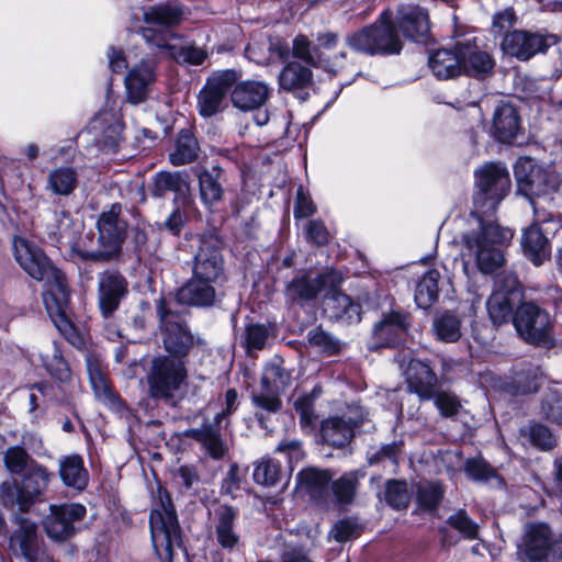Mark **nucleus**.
<instances>
[{
    "label": "nucleus",
    "mask_w": 562,
    "mask_h": 562,
    "mask_svg": "<svg viewBox=\"0 0 562 562\" xmlns=\"http://www.w3.org/2000/svg\"><path fill=\"white\" fill-rule=\"evenodd\" d=\"M555 42L554 35L513 31L504 36L502 48L507 55L519 60H528L539 53H544Z\"/></svg>",
    "instance_id": "nucleus-18"
},
{
    "label": "nucleus",
    "mask_w": 562,
    "mask_h": 562,
    "mask_svg": "<svg viewBox=\"0 0 562 562\" xmlns=\"http://www.w3.org/2000/svg\"><path fill=\"white\" fill-rule=\"evenodd\" d=\"M121 205L113 204L110 210L102 212L98 221L97 250H80V258L91 261H110L116 258L122 250L126 235V223L120 217Z\"/></svg>",
    "instance_id": "nucleus-6"
},
{
    "label": "nucleus",
    "mask_w": 562,
    "mask_h": 562,
    "mask_svg": "<svg viewBox=\"0 0 562 562\" xmlns=\"http://www.w3.org/2000/svg\"><path fill=\"white\" fill-rule=\"evenodd\" d=\"M156 65L153 60L142 59L127 72L124 85L127 100L139 104L147 100L156 82Z\"/></svg>",
    "instance_id": "nucleus-19"
},
{
    "label": "nucleus",
    "mask_w": 562,
    "mask_h": 562,
    "mask_svg": "<svg viewBox=\"0 0 562 562\" xmlns=\"http://www.w3.org/2000/svg\"><path fill=\"white\" fill-rule=\"evenodd\" d=\"M293 54L305 63L323 68L329 74H337L344 66L346 54L344 52L334 56L333 60L325 54H317V49L312 47L311 41L305 35H297L293 40Z\"/></svg>",
    "instance_id": "nucleus-30"
},
{
    "label": "nucleus",
    "mask_w": 562,
    "mask_h": 562,
    "mask_svg": "<svg viewBox=\"0 0 562 562\" xmlns=\"http://www.w3.org/2000/svg\"><path fill=\"white\" fill-rule=\"evenodd\" d=\"M465 471L473 480L485 482L496 480L501 483V479L497 476L494 469L482 459L468 460L465 463Z\"/></svg>",
    "instance_id": "nucleus-62"
},
{
    "label": "nucleus",
    "mask_w": 562,
    "mask_h": 562,
    "mask_svg": "<svg viewBox=\"0 0 562 562\" xmlns=\"http://www.w3.org/2000/svg\"><path fill=\"white\" fill-rule=\"evenodd\" d=\"M239 406L238 393L235 389H228L224 396V408L214 416L213 423H205L200 428L191 430V437L201 442L213 459H221L227 451L220 428L222 422Z\"/></svg>",
    "instance_id": "nucleus-13"
},
{
    "label": "nucleus",
    "mask_w": 562,
    "mask_h": 562,
    "mask_svg": "<svg viewBox=\"0 0 562 562\" xmlns=\"http://www.w3.org/2000/svg\"><path fill=\"white\" fill-rule=\"evenodd\" d=\"M513 323L526 341L543 345L550 341V316L536 304H521L513 317Z\"/></svg>",
    "instance_id": "nucleus-15"
},
{
    "label": "nucleus",
    "mask_w": 562,
    "mask_h": 562,
    "mask_svg": "<svg viewBox=\"0 0 562 562\" xmlns=\"http://www.w3.org/2000/svg\"><path fill=\"white\" fill-rule=\"evenodd\" d=\"M434 404L440 412L442 417H453L456 416L460 408L462 407L460 400L458 396L448 391H438L437 389L434 391Z\"/></svg>",
    "instance_id": "nucleus-59"
},
{
    "label": "nucleus",
    "mask_w": 562,
    "mask_h": 562,
    "mask_svg": "<svg viewBox=\"0 0 562 562\" xmlns=\"http://www.w3.org/2000/svg\"><path fill=\"white\" fill-rule=\"evenodd\" d=\"M362 423L351 417H329L322 423V438L333 447H344L352 439L355 428Z\"/></svg>",
    "instance_id": "nucleus-34"
},
{
    "label": "nucleus",
    "mask_w": 562,
    "mask_h": 562,
    "mask_svg": "<svg viewBox=\"0 0 562 562\" xmlns=\"http://www.w3.org/2000/svg\"><path fill=\"white\" fill-rule=\"evenodd\" d=\"M43 302L57 329L72 344L76 333L74 325L66 316V310L69 302V291L67 283L57 284L55 288H48L43 293Z\"/></svg>",
    "instance_id": "nucleus-22"
},
{
    "label": "nucleus",
    "mask_w": 562,
    "mask_h": 562,
    "mask_svg": "<svg viewBox=\"0 0 562 562\" xmlns=\"http://www.w3.org/2000/svg\"><path fill=\"white\" fill-rule=\"evenodd\" d=\"M270 95L269 87L261 81H244L235 86L231 99L235 108L241 111L259 109Z\"/></svg>",
    "instance_id": "nucleus-32"
},
{
    "label": "nucleus",
    "mask_w": 562,
    "mask_h": 562,
    "mask_svg": "<svg viewBox=\"0 0 562 562\" xmlns=\"http://www.w3.org/2000/svg\"><path fill=\"white\" fill-rule=\"evenodd\" d=\"M281 476L280 464L271 459L260 461L254 471V480L261 485L272 486Z\"/></svg>",
    "instance_id": "nucleus-58"
},
{
    "label": "nucleus",
    "mask_w": 562,
    "mask_h": 562,
    "mask_svg": "<svg viewBox=\"0 0 562 562\" xmlns=\"http://www.w3.org/2000/svg\"><path fill=\"white\" fill-rule=\"evenodd\" d=\"M10 549L14 554H21L26 562H35L47 553L38 540L36 525L27 519H21L10 537Z\"/></svg>",
    "instance_id": "nucleus-27"
},
{
    "label": "nucleus",
    "mask_w": 562,
    "mask_h": 562,
    "mask_svg": "<svg viewBox=\"0 0 562 562\" xmlns=\"http://www.w3.org/2000/svg\"><path fill=\"white\" fill-rule=\"evenodd\" d=\"M325 282H328L324 293L325 310L330 312L331 317L345 318L349 322H360V305L339 291V286L344 281L341 272L328 269L325 271Z\"/></svg>",
    "instance_id": "nucleus-17"
},
{
    "label": "nucleus",
    "mask_w": 562,
    "mask_h": 562,
    "mask_svg": "<svg viewBox=\"0 0 562 562\" xmlns=\"http://www.w3.org/2000/svg\"><path fill=\"white\" fill-rule=\"evenodd\" d=\"M13 252L16 262L33 279L45 283L46 289L66 282L64 273L52 265L44 252L22 237H14Z\"/></svg>",
    "instance_id": "nucleus-7"
},
{
    "label": "nucleus",
    "mask_w": 562,
    "mask_h": 562,
    "mask_svg": "<svg viewBox=\"0 0 562 562\" xmlns=\"http://www.w3.org/2000/svg\"><path fill=\"white\" fill-rule=\"evenodd\" d=\"M99 307L104 317L111 316L117 308L122 299L127 294L125 278L115 271H105L99 276Z\"/></svg>",
    "instance_id": "nucleus-26"
},
{
    "label": "nucleus",
    "mask_w": 562,
    "mask_h": 562,
    "mask_svg": "<svg viewBox=\"0 0 562 562\" xmlns=\"http://www.w3.org/2000/svg\"><path fill=\"white\" fill-rule=\"evenodd\" d=\"M519 431L522 437L528 438L533 446L542 450H550L555 446V438L553 434L544 425L530 423L529 425L520 428Z\"/></svg>",
    "instance_id": "nucleus-54"
},
{
    "label": "nucleus",
    "mask_w": 562,
    "mask_h": 562,
    "mask_svg": "<svg viewBox=\"0 0 562 562\" xmlns=\"http://www.w3.org/2000/svg\"><path fill=\"white\" fill-rule=\"evenodd\" d=\"M123 131V124L112 111L99 112L90 122L88 133L97 146L106 153H115Z\"/></svg>",
    "instance_id": "nucleus-21"
},
{
    "label": "nucleus",
    "mask_w": 562,
    "mask_h": 562,
    "mask_svg": "<svg viewBox=\"0 0 562 562\" xmlns=\"http://www.w3.org/2000/svg\"><path fill=\"white\" fill-rule=\"evenodd\" d=\"M237 74L234 70H223L213 74L205 82L198 95L199 112L210 117L225 108L227 91L236 82Z\"/></svg>",
    "instance_id": "nucleus-16"
},
{
    "label": "nucleus",
    "mask_w": 562,
    "mask_h": 562,
    "mask_svg": "<svg viewBox=\"0 0 562 562\" xmlns=\"http://www.w3.org/2000/svg\"><path fill=\"white\" fill-rule=\"evenodd\" d=\"M158 496L159 502L149 516L151 542L160 562H172L181 549V529L170 496L161 490Z\"/></svg>",
    "instance_id": "nucleus-4"
},
{
    "label": "nucleus",
    "mask_w": 562,
    "mask_h": 562,
    "mask_svg": "<svg viewBox=\"0 0 562 562\" xmlns=\"http://www.w3.org/2000/svg\"><path fill=\"white\" fill-rule=\"evenodd\" d=\"M237 509L228 505H220L214 510L215 538L218 546L233 551L239 544V535L236 530Z\"/></svg>",
    "instance_id": "nucleus-31"
},
{
    "label": "nucleus",
    "mask_w": 562,
    "mask_h": 562,
    "mask_svg": "<svg viewBox=\"0 0 562 562\" xmlns=\"http://www.w3.org/2000/svg\"><path fill=\"white\" fill-rule=\"evenodd\" d=\"M200 196L205 205H213L223 196L222 178L223 171L214 166L211 169H203L199 173Z\"/></svg>",
    "instance_id": "nucleus-42"
},
{
    "label": "nucleus",
    "mask_w": 562,
    "mask_h": 562,
    "mask_svg": "<svg viewBox=\"0 0 562 562\" xmlns=\"http://www.w3.org/2000/svg\"><path fill=\"white\" fill-rule=\"evenodd\" d=\"M87 509L78 503L50 505L44 520L46 535L55 541L70 539L77 532V524L86 516Z\"/></svg>",
    "instance_id": "nucleus-14"
},
{
    "label": "nucleus",
    "mask_w": 562,
    "mask_h": 562,
    "mask_svg": "<svg viewBox=\"0 0 562 562\" xmlns=\"http://www.w3.org/2000/svg\"><path fill=\"white\" fill-rule=\"evenodd\" d=\"M520 130V117L509 103H501L493 115L494 135L504 143L513 140Z\"/></svg>",
    "instance_id": "nucleus-38"
},
{
    "label": "nucleus",
    "mask_w": 562,
    "mask_h": 562,
    "mask_svg": "<svg viewBox=\"0 0 562 562\" xmlns=\"http://www.w3.org/2000/svg\"><path fill=\"white\" fill-rule=\"evenodd\" d=\"M458 48L461 75L484 78L492 72L494 60L487 52L479 47L474 37L458 42Z\"/></svg>",
    "instance_id": "nucleus-25"
},
{
    "label": "nucleus",
    "mask_w": 562,
    "mask_h": 562,
    "mask_svg": "<svg viewBox=\"0 0 562 562\" xmlns=\"http://www.w3.org/2000/svg\"><path fill=\"white\" fill-rule=\"evenodd\" d=\"M385 501L394 509H404L411 501V493L407 483L404 481L392 480L386 483Z\"/></svg>",
    "instance_id": "nucleus-56"
},
{
    "label": "nucleus",
    "mask_w": 562,
    "mask_h": 562,
    "mask_svg": "<svg viewBox=\"0 0 562 562\" xmlns=\"http://www.w3.org/2000/svg\"><path fill=\"white\" fill-rule=\"evenodd\" d=\"M439 277L437 270H429L419 280L415 291V302L418 307L426 310L437 301Z\"/></svg>",
    "instance_id": "nucleus-48"
},
{
    "label": "nucleus",
    "mask_w": 562,
    "mask_h": 562,
    "mask_svg": "<svg viewBox=\"0 0 562 562\" xmlns=\"http://www.w3.org/2000/svg\"><path fill=\"white\" fill-rule=\"evenodd\" d=\"M38 392L48 401L70 405L79 390L76 379L66 382L47 383L41 382L34 385Z\"/></svg>",
    "instance_id": "nucleus-45"
},
{
    "label": "nucleus",
    "mask_w": 562,
    "mask_h": 562,
    "mask_svg": "<svg viewBox=\"0 0 562 562\" xmlns=\"http://www.w3.org/2000/svg\"><path fill=\"white\" fill-rule=\"evenodd\" d=\"M199 145L194 135L189 130H182L169 153V161L173 166H182L192 162L198 157Z\"/></svg>",
    "instance_id": "nucleus-44"
},
{
    "label": "nucleus",
    "mask_w": 562,
    "mask_h": 562,
    "mask_svg": "<svg viewBox=\"0 0 562 562\" xmlns=\"http://www.w3.org/2000/svg\"><path fill=\"white\" fill-rule=\"evenodd\" d=\"M87 371L91 387L95 397L105 406L114 412H121L123 404L121 400L113 393L102 361L93 355L86 358Z\"/></svg>",
    "instance_id": "nucleus-29"
},
{
    "label": "nucleus",
    "mask_w": 562,
    "mask_h": 562,
    "mask_svg": "<svg viewBox=\"0 0 562 562\" xmlns=\"http://www.w3.org/2000/svg\"><path fill=\"white\" fill-rule=\"evenodd\" d=\"M477 191L473 202L475 212L469 218V228L461 235L460 255L463 271L469 274L473 263L482 273L495 272L504 263L501 246L510 241L514 234L477 213L494 211L510 190L508 169L501 162H488L475 171Z\"/></svg>",
    "instance_id": "nucleus-1"
},
{
    "label": "nucleus",
    "mask_w": 562,
    "mask_h": 562,
    "mask_svg": "<svg viewBox=\"0 0 562 562\" xmlns=\"http://www.w3.org/2000/svg\"><path fill=\"white\" fill-rule=\"evenodd\" d=\"M312 71L300 63H289L279 75L280 87L288 91L302 90V100L307 98L306 89L312 85Z\"/></svg>",
    "instance_id": "nucleus-41"
},
{
    "label": "nucleus",
    "mask_w": 562,
    "mask_h": 562,
    "mask_svg": "<svg viewBox=\"0 0 562 562\" xmlns=\"http://www.w3.org/2000/svg\"><path fill=\"white\" fill-rule=\"evenodd\" d=\"M363 475L364 473L361 471H351L334 481L331 488L336 499L344 504L350 503L355 497L359 479Z\"/></svg>",
    "instance_id": "nucleus-52"
},
{
    "label": "nucleus",
    "mask_w": 562,
    "mask_h": 562,
    "mask_svg": "<svg viewBox=\"0 0 562 562\" xmlns=\"http://www.w3.org/2000/svg\"><path fill=\"white\" fill-rule=\"evenodd\" d=\"M460 53L458 42L454 47L440 48L430 54L428 65L439 79H451L461 75Z\"/></svg>",
    "instance_id": "nucleus-37"
},
{
    "label": "nucleus",
    "mask_w": 562,
    "mask_h": 562,
    "mask_svg": "<svg viewBox=\"0 0 562 562\" xmlns=\"http://www.w3.org/2000/svg\"><path fill=\"white\" fill-rule=\"evenodd\" d=\"M215 283L192 278L177 292V301L191 306H211L215 302Z\"/></svg>",
    "instance_id": "nucleus-33"
},
{
    "label": "nucleus",
    "mask_w": 562,
    "mask_h": 562,
    "mask_svg": "<svg viewBox=\"0 0 562 562\" xmlns=\"http://www.w3.org/2000/svg\"><path fill=\"white\" fill-rule=\"evenodd\" d=\"M78 175L71 167L53 169L47 177L46 189L57 195H69L77 187Z\"/></svg>",
    "instance_id": "nucleus-46"
},
{
    "label": "nucleus",
    "mask_w": 562,
    "mask_h": 562,
    "mask_svg": "<svg viewBox=\"0 0 562 562\" xmlns=\"http://www.w3.org/2000/svg\"><path fill=\"white\" fill-rule=\"evenodd\" d=\"M434 330L438 339L454 342L461 337V321L452 313H443L435 319Z\"/></svg>",
    "instance_id": "nucleus-50"
},
{
    "label": "nucleus",
    "mask_w": 562,
    "mask_h": 562,
    "mask_svg": "<svg viewBox=\"0 0 562 562\" xmlns=\"http://www.w3.org/2000/svg\"><path fill=\"white\" fill-rule=\"evenodd\" d=\"M183 15L182 7L177 4L165 3L148 7L143 14L145 26L140 29V35L161 55L171 57L178 63L198 66L205 60V50L195 46L182 45L180 37L170 31V27L181 23Z\"/></svg>",
    "instance_id": "nucleus-2"
},
{
    "label": "nucleus",
    "mask_w": 562,
    "mask_h": 562,
    "mask_svg": "<svg viewBox=\"0 0 562 562\" xmlns=\"http://www.w3.org/2000/svg\"><path fill=\"white\" fill-rule=\"evenodd\" d=\"M517 554L522 562H550L562 559V541L553 540L546 524L526 526Z\"/></svg>",
    "instance_id": "nucleus-9"
},
{
    "label": "nucleus",
    "mask_w": 562,
    "mask_h": 562,
    "mask_svg": "<svg viewBox=\"0 0 562 562\" xmlns=\"http://www.w3.org/2000/svg\"><path fill=\"white\" fill-rule=\"evenodd\" d=\"M314 394L300 395L293 401V407L300 416V426L304 432L311 434L316 428L317 415L314 409Z\"/></svg>",
    "instance_id": "nucleus-51"
},
{
    "label": "nucleus",
    "mask_w": 562,
    "mask_h": 562,
    "mask_svg": "<svg viewBox=\"0 0 562 562\" xmlns=\"http://www.w3.org/2000/svg\"><path fill=\"white\" fill-rule=\"evenodd\" d=\"M515 178L518 192L529 200L536 220H551L552 210L562 204L561 176L551 167H543L529 157H522L515 165Z\"/></svg>",
    "instance_id": "nucleus-3"
},
{
    "label": "nucleus",
    "mask_w": 562,
    "mask_h": 562,
    "mask_svg": "<svg viewBox=\"0 0 562 562\" xmlns=\"http://www.w3.org/2000/svg\"><path fill=\"white\" fill-rule=\"evenodd\" d=\"M193 276L215 284L224 280V260L215 239H201L194 257Z\"/></svg>",
    "instance_id": "nucleus-20"
},
{
    "label": "nucleus",
    "mask_w": 562,
    "mask_h": 562,
    "mask_svg": "<svg viewBox=\"0 0 562 562\" xmlns=\"http://www.w3.org/2000/svg\"><path fill=\"white\" fill-rule=\"evenodd\" d=\"M540 414L548 420L562 425V392L557 387H550L544 393L541 405Z\"/></svg>",
    "instance_id": "nucleus-55"
},
{
    "label": "nucleus",
    "mask_w": 562,
    "mask_h": 562,
    "mask_svg": "<svg viewBox=\"0 0 562 562\" xmlns=\"http://www.w3.org/2000/svg\"><path fill=\"white\" fill-rule=\"evenodd\" d=\"M3 462L7 470L11 474L15 475H21L26 470H29L31 463H37L21 446H13L8 448L3 452Z\"/></svg>",
    "instance_id": "nucleus-53"
},
{
    "label": "nucleus",
    "mask_w": 562,
    "mask_h": 562,
    "mask_svg": "<svg viewBox=\"0 0 562 562\" xmlns=\"http://www.w3.org/2000/svg\"><path fill=\"white\" fill-rule=\"evenodd\" d=\"M187 379V369L181 359L160 356L151 361L147 376L149 394L156 400H171Z\"/></svg>",
    "instance_id": "nucleus-8"
},
{
    "label": "nucleus",
    "mask_w": 562,
    "mask_h": 562,
    "mask_svg": "<svg viewBox=\"0 0 562 562\" xmlns=\"http://www.w3.org/2000/svg\"><path fill=\"white\" fill-rule=\"evenodd\" d=\"M190 184L184 173L180 171L169 172L160 171L154 177L151 194L156 198H162L168 192L176 194L175 202L182 200V203L188 202Z\"/></svg>",
    "instance_id": "nucleus-35"
},
{
    "label": "nucleus",
    "mask_w": 562,
    "mask_h": 562,
    "mask_svg": "<svg viewBox=\"0 0 562 562\" xmlns=\"http://www.w3.org/2000/svg\"><path fill=\"white\" fill-rule=\"evenodd\" d=\"M291 381L290 373L279 362H271L266 366L262 378L261 389L266 392H279L284 390Z\"/></svg>",
    "instance_id": "nucleus-49"
},
{
    "label": "nucleus",
    "mask_w": 562,
    "mask_h": 562,
    "mask_svg": "<svg viewBox=\"0 0 562 562\" xmlns=\"http://www.w3.org/2000/svg\"><path fill=\"white\" fill-rule=\"evenodd\" d=\"M442 487L438 483L427 482L420 484L417 490V499L419 506L424 509H435L442 498Z\"/></svg>",
    "instance_id": "nucleus-60"
},
{
    "label": "nucleus",
    "mask_w": 562,
    "mask_h": 562,
    "mask_svg": "<svg viewBox=\"0 0 562 562\" xmlns=\"http://www.w3.org/2000/svg\"><path fill=\"white\" fill-rule=\"evenodd\" d=\"M157 313L165 349L179 358L187 356L193 346V336L183 317L171 311L164 300H159Z\"/></svg>",
    "instance_id": "nucleus-12"
},
{
    "label": "nucleus",
    "mask_w": 562,
    "mask_h": 562,
    "mask_svg": "<svg viewBox=\"0 0 562 562\" xmlns=\"http://www.w3.org/2000/svg\"><path fill=\"white\" fill-rule=\"evenodd\" d=\"M404 374L411 393L418 395L422 401L432 398L438 378L427 362L418 359L409 360Z\"/></svg>",
    "instance_id": "nucleus-28"
},
{
    "label": "nucleus",
    "mask_w": 562,
    "mask_h": 562,
    "mask_svg": "<svg viewBox=\"0 0 562 562\" xmlns=\"http://www.w3.org/2000/svg\"><path fill=\"white\" fill-rule=\"evenodd\" d=\"M41 360L55 382H66L75 379L57 345L54 344L48 351L42 353Z\"/></svg>",
    "instance_id": "nucleus-47"
},
{
    "label": "nucleus",
    "mask_w": 562,
    "mask_h": 562,
    "mask_svg": "<svg viewBox=\"0 0 562 562\" xmlns=\"http://www.w3.org/2000/svg\"><path fill=\"white\" fill-rule=\"evenodd\" d=\"M43 302L57 329L72 344L76 333L74 325L66 316V310L69 302V291L67 283L57 284L55 288H48L43 293Z\"/></svg>",
    "instance_id": "nucleus-23"
},
{
    "label": "nucleus",
    "mask_w": 562,
    "mask_h": 562,
    "mask_svg": "<svg viewBox=\"0 0 562 562\" xmlns=\"http://www.w3.org/2000/svg\"><path fill=\"white\" fill-rule=\"evenodd\" d=\"M49 234L54 235L59 241L71 243L76 236V225L66 212L56 214V227Z\"/></svg>",
    "instance_id": "nucleus-63"
},
{
    "label": "nucleus",
    "mask_w": 562,
    "mask_h": 562,
    "mask_svg": "<svg viewBox=\"0 0 562 562\" xmlns=\"http://www.w3.org/2000/svg\"><path fill=\"white\" fill-rule=\"evenodd\" d=\"M408 328V317L398 312H391L378 323L373 328V335L385 345L395 344L400 340Z\"/></svg>",
    "instance_id": "nucleus-39"
},
{
    "label": "nucleus",
    "mask_w": 562,
    "mask_h": 562,
    "mask_svg": "<svg viewBox=\"0 0 562 562\" xmlns=\"http://www.w3.org/2000/svg\"><path fill=\"white\" fill-rule=\"evenodd\" d=\"M297 481L302 487L311 493L321 492L330 481V474L325 470L306 469L297 474Z\"/></svg>",
    "instance_id": "nucleus-57"
},
{
    "label": "nucleus",
    "mask_w": 562,
    "mask_h": 562,
    "mask_svg": "<svg viewBox=\"0 0 562 562\" xmlns=\"http://www.w3.org/2000/svg\"><path fill=\"white\" fill-rule=\"evenodd\" d=\"M268 339V329L263 325L251 324L246 327V344L248 351L260 350Z\"/></svg>",
    "instance_id": "nucleus-64"
},
{
    "label": "nucleus",
    "mask_w": 562,
    "mask_h": 562,
    "mask_svg": "<svg viewBox=\"0 0 562 562\" xmlns=\"http://www.w3.org/2000/svg\"><path fill=\"white\" fill-rule=\"evenodd\" d=\"M325 272L312 278L308 274L296 276L286 286V297L302 304L303 301L314 300L318 293H325L328 282Z\"/></svg>",
    "instance_id": "nucleus-36"
},
{
    "label": "nucleus",
    "mask_w": 562,
    "mask_h": 562,
    "mask_svg": "<svg viewBox=\"0 0 562 562\" xmlns=\"http://www.w3.org/2000/svg\"><path fill=\"white\" fill-rule=\"evenodd\" d=\"M347 44L356 52L368 55L398 54L402 41L392 24V13L384 11L372 25L347 37Z\"/></svg>",
    "instance_id": "nucleus-5"
},
{
    "label": "nucleus",
    "mask_w": 562,
    "mask_h": 562,
    "mask_svg": "<svg viewBox=\"0 0 562 562\" xmlns=\"http://www.w3.org/2000/svg\"><path fill=\"white\" fill-rule=\"evenodd\" d=\"M59 475L61 481L70 487L83 490L88 483V472L83 460L79 456L65 457L59 461Z\"/></svg>",
    "instance_id": "nucleus-43"
},
{
    "label": "nucleus",
    "mask_w": 562,
    "mask_h": 562,
    "mask_svg": "<svg viewBox=\"0 0 562 562\" xmlns=\"http://www.w3.org/2000/svg\"><path fill=\"white\" fill-rule=\"evenodd\" d=\"M521 246L525 255L536 265L550 257L549 240L538 225H530L522 234Z\"/></svg>",
    "instance_id": "nucleus-40"
},
{
    "label": "nucleus",
    "mask_w": 562,
    "mask_h": 562,
    "mask_svg": "<svg viewBox=\"0 0 562 562\" xmlns=\"http://www.w3.org/2000/svg\"><path fill=\"white\" fill-rule=\"evenodd\" d=\"M14 486L5 492V505H16L21 512H26L33 503L41 499L48 487L53 473L40 463H31L29 470Z\"/></svg>",
    "instance_id": "nucleus-10"
},
{
    "label": "nucleus",
    "mask_w": 562,
    "mask_h": 562,
    "mask_svg": "<svg viewBox=\"0 0 562 562\" xmlns=\"http://www.w3.org/2000/svg\"><path fill=\"white\" fill-rule=\"evenodd\" d=\"M520 302L518 281L512 272L496 274L494 291L486 302L488 316L494 325L499 326L513 319L514 307Z\"/></svg>",
    "instance_id": "nucleus-11"
},
{
    "label": "nucleus",
    "mask_w": 562,
    "mask_h": 562,
    "mask_svg": "<svg viewBox=\"0 0 562 562\" xmlns=\"http://www.w3.org/2000/svg\"><path fill=\"white\" fill-rule=\"evenodd\" d=\"M447 522L453 529L458 530L464 538H477L479 525L468 516L465 510H458L456 514L448 518Z\"/></svg>",
    "instance_id": "nucleus-61"
},
{
    "label": "nucleus",
    "mask_w": 562,
    "mask_h": 562,
    "mask_svg": "<svg viewBox=\"0 0 562 562\" xmlns=\"http://www.w3.org/2000/svg\"><path fill=\"white\" fill-rule=\"evenodd\" d=\"M395 24L404 37L416 42L426 38L430 30L428 12L414 3L397 8Z\"/></svg>",
    "instance_id": "nucleus-24"
}]
</instances>
